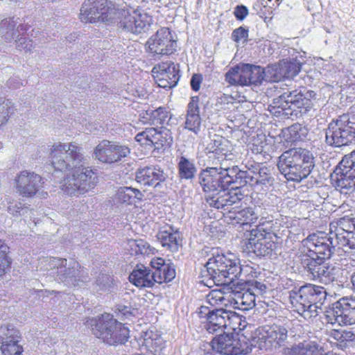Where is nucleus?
<instances>
[{
  "instance_id": "f257e3e1",
  "label": "nucleus",
  "mask_w": 355,
  "mask_h": 355,
  "mask_svg": "<svg viewBox=\"0 0 355 355\" xmlns=\"http://www.w3.org/2000/svg\"><path fill=\"white\" fill-rule=\"evenodd\" d=\"M277 166L288 180L300 182L306 178L314 168V157L305 148H291L279 157Z\"/></svg>"
},
{
  "instance_id": "f03ea898",
  "label": "nucleus",
  "mask_w": 355,
  "mask_h": 355,
  "mask_svg": "<svg viewBox=\"0 0 355 355\" xmlns=\"http://www.w3.org/2000/svg\"><path fill=\"white\" fill-rule=\"evenodd\" d=\"M209 279L216 285L235 286L236 279L241 275L242 268L238 259H231L224 254L210 257L205 264Z\"/></svg>"
},
{
  "instance_id": "7ed1b4c3",
  "label": "nucleus",
  "mask_w": 355,
  "mask_h": 355,
  "mask_svg": "<svg viewBox=\"0 0 355 355\" xmlns=\"http://www.w3.org/2000/svg\"><path fill=\"white\" fill-rule=\"evenodd\" d=\"M51 164L57 171H66L83 166V148L75 142L54 143L50 148Z\"/></svg>"
},
{
  "instance_id": "20e7f679",
  "label": "nucleus",
  "mask_w": 355,
  "mask_h": 355,
  "mask_svg": "<svg viewBox=\"0 0 355 355\" xmlns=\"http://www.w3.org/2000/svg\"><path fill=\"white\" fill-rule=\"evenodd\" d=\"M93 334L110 345L124 344L129 337V329L110 313L91 320Z\"/></svg>"
},
{
  "instance_id": "39448f33",
  "label": "nucleus",
  "mask_w": 355,
  "mask_h": 355,
  "mask_svg": "<svg viewBox=\"0 0 355 355\" xmlns=\"http://www.w3.org/2000/svg\"><path fill=\"white\" fill-rule=\"evenodd\" d=\"M273 104L272 108L275 110L274 113L278 116L286 118L302 116L313 107L311 99L297 89L284 92L274 99Z\"/></svg>"
},
{
  "instance_id": "423d86ee",
  "label": "nucleus",
  "mask_w": 355,
  "mask_h": 355,
  "mask_svg": "<svg viewBox=\"0 0 355 355\" xmlns=\"http://www.w3.org/2000/svg\"><path fill=\"white\" fill-rule=\"evenodd\" d=\"M116 10L107 0H85L81 5L79 18L85 23L114 24Z\"/></svg>"
},
{
  "instance_id": "0eeeda50",
  "label": "nucleus",
  "mask_w": 355,
  "mask_h": 355,
  "mask_svg": "<svg viewBox=\"0 0 355 355\" xmlns=\"http://www.w3.org/2000/svg\"><path fill=\"white\" fill-rule=\"evenodd\" d=\"M73 170L71 178L62 186V190L68 196L78 197L95 187L97 176L89 167L82 166Z\"/></svg>"
},
{
  "instance_id": "6e6552de",
  "label": "nucleus",
  "mask_w": 355,
  "mask_h": 355,
  "mask_svg": "<svg viewBox=\"0 0 355 355\" xmlns=\"http://www.w3.org/2000/svg\"><path fill=\"white\" fill-rule=\"evenodd\" d=\"M354 125L349 121L347 116L331 122L326 130V142L334 147L348 145L355 137Z\"/></svg>"
},
{
  "instance_id": "1a4fd4ad",
  "label": "nucleus",
  "mask_w": 355,
  "mask_h": 355,
  "mask_svg": "<svg viewBox=\"0 0 355 355\" xmlns=\"http://www.w3.org/2000/svg\"><path fill=\"white\" fill-rule=\"evenodd\" d=\"M326 319L331 324H355V297H343L333 303L326 311Z\"/></svg>"
},
{
  "instance_id": "9d476101",
  "label": "nucleus",
  "mask_w": 355,
  "mask_h": 355,
  "mask_svg": "<svg viewBox=\"0 0 355 355\" xmlns=\"http://www.w3.org/2000/svg\"><path fill=\"white\" fill-rule=\"evenodd\" d=\"M288 294L292 307L297 313L309 302H324L327 297V291L323 287L311 284L292 290Z\"/></svg>"
},
{
  "instance_id": "9b49d317",
  "label": "nucleus",
  "mask_w": 355,
  "mask_h": 355,
  "mask_svg": "<svg viewBox=\"0 0 355 355\" xmlns=\"http://www.w3.org/2000/svg\"><path fill=\"white\" fill-rule=\"evenodd\" d=\"M152 19L146 13L117 8L114 23L123 30L135 34L141 33L148 29Z\"/></svg>"
},
{
  "instance_id": "f8f14e48",
  "label": "nucleus",
  "mask_w": 355,
  "mask_h": 355,
  "mask_svg": "<svg viewBox=\"0 0 355 355\" xmlns=\"http://www.w3.org/2000/svg\"><path fill=\"white\" fill-rule=\"evenodd\" d=\"M148 51L154 57L168 55L177 50V40L168 28L163 27L157 31L147 41Z\"/></svg>"
},
{
  "instance_id": "ddd939ff",
  "label": "nucleus",
  "mask_w": 355,
  "mask_h": 355,
  "mask_svg": "<svg viewBox=\"0 0 355 355\" xmlns=\"http://www.w3.org/2000/svg\"><path fill=\"white\" fill-rule=\"evenodd\" d=\"M130 153V148L127 146L105 139L101 141L94 150L95 158L106 164L119 162L122 158L126 157Z\"/></svg>"
},
{
  "instance_id": "4468645a",
  "label": "nucleus",
  "mask_w": 355,
  "mask_h": 355,
  "mask_svg": "<svg viewBox=\"0 0 355 355\" xmlns=\"http://www.w3.org/2000/svg\"><path fill=\"white\" fill-rule=\"evenodd\" d=\"M208 315L207 321L204 324V329L209 334L225 333V329H235L232 326L234 320H237L238 316L232 311L223 308L214 309L205 313Z\"/></svg>"
},
{
  "instance_id": "2eb2a0df",
  "label": "nucleus",
  "mask_w": 355,
  "mask_h": 355,
  "mask_svg": "<svg viewBox=\"0 0 355 355\" xmlns=\"http://www.w3.org/2000/svg\"><path fill=\"white\" fill-rule=\"evenodd\" d=\"M51 274L56 275V279L67 285L76 286L80 277V265L75 261L69 263L66 259L53 258L50 263Z\"/></svg>"
},
{
  "instance_id": "dca6fc26",
  "label": "nucleus",
  "mask_w": 355,
  "mask_h": 355,
  "mask_svg": "<svg viewBox=\"0 0 355 355\" xmlns=\"http://www.w3.org/2000/svg\"><path fill=\"white\" fill-rule=\"evenodd\" d=\"M309 275L313 280L327 285L337 281L339 268L326 263L324 261H318L312 258L306 263Z\"/></svg>"
},
{
  "instance_id": "f3484780",
  "label": "nucleus",
  "mask_w": 355,
  "mask_h": 355,
  "mask_svg": "<svg viewBox=\"0 0 355 355\" xmlns=\"http://www.w3.org/2000/svg\"><path fill=\"white\" fill-rule=\"evenodd\" d=\"M218 170L220 176L221 177V182L225 184V190L227 189V187L232 183L239 182L240 186L232 187L228 192L227 194L230 196L229 198H234L236 197V200H242L241 197L239 195L241 194V186L244 185V180L248 178L246 175H248L247 171H242L237 166H233L232 167L225 166V164H222L220 166L216 167Z\"/></svg>"
},
{
  "instance_id": "a211bd4d",
  "label": "nucleus",
  "mask_w": 355,
  "mask_h": 355,
  "mask_svg": "<svg viewBox=\"0 0 355 355\" xmlns=\"http://www.w3.org/2000/svg\"><path fill=\"white\" fill-rule=\"evenodd\" d=\"M135 139L141 145L154 147L155 149L170 147L173 142V137L169 130L162 128L159 130L155 128H146L141 132L138 133Z\"/></svg>"
},
{
  "instance_id": "6ab92c4d",
  "label": "nucleus",
  "mask_w": 355,
  "mask_h": 355,
  "mask_svg": "<svg viewBox=\"0 0 355 355\" xmlns=\"http://www.w3.org/2000/svg\"><path fill=\"white\" fill-rule=\"evenodd\" d=\"M21 335L12 325L0 328V350L3 355H22L24 348L19 344Z\"/></svg>"
},
{
  "instance_id": "aec40b11",
  "label": "nucleus",
  "mask_w": 355,
  "mask_h": 355,
  "mask_svg": "<svg viewBox=\"0 0 355 355\" xmlns=\"http://www.w3.org/2000/svg\"><path fill=\"white\" fill-rule=\"evenodd\" d=\"M309 251L317 257L316 260L324 261L331 257L335 249L332 236L319 232L308 237Z\"/></svg>"
},
{
  "instance_id": "412c9836",
  "label": "nucleus",
  "mask_w": 355,
  "mask_h": 355,
  "mask_svg": "<svg viewBox=\"0 0 355 355\" xmlns=\"http://www.w3.org/2000/svg\"><path fill=\"white\" fill-rule=\"evenodd\" d=\"M199 182L203 191L207 193L206 200H213L226 191L216 167H208L204 170L200 174Z\"/></svg>"
},
{
  "instance_id": "4be33fe9",
  "label": "nucleus",
  "mask_w": 355,
  "mask_h": 355,
  "mask_svg": "<svg viewBox=\"0 0 355 355\" xmlns=\"http://www.w3.org/2000/svg\"><path fill=\"white\" fill-rule=\"evenodd\" d=\"M42 177L27 170H24L17 175L15 179V187L17 192L25 198H32L38 191L42 184Z\"/></svg>"
},
{
  "instance_id": "5701e85b",
  "label": "nucleus",
  "mask_w": 355,
  "mask_h": 355,
  "mask_svg": "<svg viewBox=\"0 0 355 355\" xmlns=\"http://www.w3.org/2000/svg\"><path fill=\"white\" fill-rule=\"evenodd\" d=\"M243 283L236 282L235 286H232L230 303L233 304L235 309L242 311H248L255 306L256 293L252 288H243Z\"/></svg>"
},
{
  "instance_id": "b1692460",
  "label": "nucleus",
  "mask_w": 355,
  "mask_h": 355,
  "mask_svg": "<svg viewBox=\"0 0 355 355\" xmlns=\"http://www.w3.org/2000/svg\"><path fill=\"white\" fill-rule=\"evenodd\" d=\"M250 237L245 243L249 252L254 253L258 257H264L270 254L276 248V244L270 237L257 230H250Z\"/></svg>"
},
{
  "instance_id": "393cba45",
  "label": "nucleus",
  "mask_w": 355,
  "mask_h": 355,
  "mask_svg": "<svg viewBox=\"0 0 355 355\" xmlns=\"http://www.w3.org/2000/svg\"><path fill=\"white\" fill-rule=\"evenodd\" d=\"M158 85L163 88H171L179 80V69L173 62H162L153 69Z\"/></svg>"
},
{
  "instance_id": "a878e982",
  "label": "nucleus",
  "mask_w": 355,
  "mask_h": 355,
  "mask_svg": "<svg viewBox=\"0 0 355 355\" xmlns=\"http://www.w3.org/2000/svg\"><path fill=\"white\" fill-rule=\"evenodd\" d=\"M211 342L213 350L225 355H238L243 352L231 333H218Z\"/></svg>"
},
{
  "instance_id": "bb28decb",
  "label": "nucleus",
  "mask_w": 355,
  "mask_h": 355,
  "mask_svg": "<svg viewBox=\"0 0 355 355\" xmlns=\"http://www.w3.org/2000/svg\"><path fill=\"white\" fill-rule=\"evenodd\" d=\"M199 98L193 96L187 105L184 128L198 135L201 128V118L200 116Z\"/></svg>"
},
{
  "instance_id": "cd10ccee",
  "label": "nucleus",
  "mask_w": 355,
  "mask_h": 355,
  "mask_svg": "<svg viewBox=\"0 0 355 355\" xmlns=\"http://www.w3.org/2000/svg\"><path fill=\"white\" fill-rule=\"evenodd\" d=\"M338 173V169L335 168L330 175L331 183L336 187L340 188V193H349L355 191V173L340 170Z\"/></svg>"
},
{
  "instance_id": "c85d7f7f",
  "label": "nucleus",
  "mask_w": 355,
  "mask_h": 355,
  "mask_svg": "<svg viewBox=\"0 0 355 355\" xmlns=\"http://www.w3.org/2000/svg\"><path fill=\"white\" fill-rule=\"evenodd\" d=\"M165 179L166 176L163 171L154 166L140 168L136 173V180L144 185L156 187Z\"/></svg>"
},
{
  "instance_id": "c756f323",
  "label": "nucleus",
  "mask_w": 355,
  "mask_h": 355,
  "mask_svg": "<svg viewBox=\"0 0 355 355\" xmlns=\"http://www.w3.org/2000/svg\"><path fill=\"white\" fill-rule=\"evenodd\" d=\"M129 280L139 288L152 287L155 283L153 270L142 264L136 266L129 275Z\"/></svg>"
},
{
  "instance_id": "7c9ffc66",
  "label": "nucleus",
  "mask_w": 355,
  "mask_h": 355,
  "mask_svg": "<svg viewBox=\"0 0 355 355\" xmlns=\"http://www.w3.org/2000/svg\"><path fill=\"white\" fill-rule=\"evenodd\" d=\"M21 26L19 17H8L0 22V36L6 42H12L19 38V28Z\"/></svg>"
},
{
  "instance_id": "2f4dec72",
  "label": "nucleus",
  "mask_w": 355,
  "mask_h": 355,
  "mask_svg": "<svg viewBox=\"0 0 355 355\" xmlns=\"http://www.w3.org/2000/svg\"><path fill=\"white\" fill-rule=\"evenodd\" d=\"M227 218L235 220L236 223L243 227H250L251 224L256 222L257 216L252 208L241 209L239 207L232 206L231 209L227 211Z\"/></svg>"
},
{
  "instance_id": "473e14b6",
  "label": "nucleus",
  "mask_w": 355,
  "mask_h": 355,
  "mask_svg": "<svg viewBox=\"0 0 355 355\" xmlns=\"http://www.w3.org/2000/svg\"><path fill=\"white\" fill-rule=\"evenodd\" d=\"M170 119V113L163 107L142 111L139 114V120L144 124L163 125Z\"/></svg>"
},
{
  "instance_id": "72a5a7b5",
  "label": "nucleus",
  "mask_w": 355,
  "mask_h": 355,
  "mask_svg": "<svg viewBox=\"0 0 355 355\" xmlns=\"http://www.w3.org/2000/svg\"><path fill=\"white\" fill-rule=\"evenodd\" d=\"M246 176L248 178L244 180V184H271L273 182L271 171L266 166H257L253 171L249 168Z\"/></svg>"
},
{
  "instance_id": "f704fd0d",
  "label": "nucleus",
  "mask_w": 355,
  "mask_h": 355,
  "mask_svg": "<svg viewBox=\"0 0 355 355\" xmlns=\"http://www.w3.org/2000/svg\"><path fill=\"white\" fill-rule=\"evenodd\" d=\"M140 345L145 347L147 351L156 354L162 349L163 339L161 336L153 330L144 332L138 338Z\"/></svg>"
},
{
  "instance_id": "c9c22d12",
  "label": "nucleus",
  "mask_w": 355,
  "mask_h": 355,
  "mask_svg": "<svg viewBox=\"0 0 355 355\" xmlns=\"http://www.w3.org/2000/svg\"><path fill=\"white\" fill-rule=\"evenodd\" d=\"M288 329L282 325L272 324L266 331V337L269 343L276 347L286 345L288 335Z\"/></svg>"
},
{
  "instance_id": "e433bc0d",
  "label": "nucleus",
  "mask_w": 355,
  "mask_h": 355,
  "mask_svg": "<svg viewBox=\"0 0 355 355\" xmlns=\"http://www.w3.org/2000/svg\"><path fill=\"white\" fill-rule=\"evenodd\" d=\"M157 239L163 247L171 252L177 251L180 245V234L178 231L173 232L172 227L168 230H161L157 234Z\"/></svg>"
},
{
  "instance_id": "4c0bfd02",
  "label": "nucleus",
  "mask_w": 355,
  "mask_h": 355,
  "mask_svg": "<svg viewBox=\"0 0 355 355\" xmlns=\"http://www.w3.org/2000/svg\"><path fill=\"white\" fill-rule=\"evenodd\" d=\"M324 352V348L316 341L305 340L299 343L291 349V355H320Z\"/></svg>"
},
{
  "instance_id": "58836bf2",
  "label": "nucleus",
  "mask_w": 355,
  "mask_h": 355,
  "mask_svg": "<svg viewBox=\"0 0 355 355\" xmlns=\"http://www.w3.org/2000/svg\"><path fill=\"white\" fill-rule=\"evenodd\" d=\"M245 85H258L263 80V69L249 64H242Z\"/></svg>"
},
{
  "instance_id": "ea45409f",
  "label": "nucleus",
  "mask_w": 355,
  "mask_h": 355,
  "mask_svg": "<svg viewBox=\"0 0 355 355\" xmlns=\"http://www.w3.org/2000/svg\"><path fill=\"white\" fill-rule=\"evenodd\" d=\"M128 250L132 255L138 257L150 256L154 254L155 249L142 239L128 241Z\"/></svg>"
},
{
  "instance_id": "a19ab883",
  "label": "nucleus",
  "mask_w": 355,
  "mask_h": 355,
  "mask_svg": "<svg viewBox=\"0 0 355 355\" xmlns=\"http://www.w3.org/2000/svg\"><path fill=\"white\" fill-rule=\"evenodd\" d=\"M178 169L180 179L191 180L196 173V168L193 161L184 156H181L179 158Z\"/></svg>"
},
{
  "instance_id": "79ce46f5",
  "label": "nucleus",
  "mask_w": 355,
  "mask_h": 355,
  "mask_svg": "<svg viewBox=\"0 0 355 355\" xmlns=\"http://www.w3.org/2000/svg\"><path fill=\"white\" fill-rule=\"evenodd\" d=\"M354 230H355V223L352 218L345 216L335 220L329 224L330 232L345 233L349 232Z\"/></svg>"
},
{
  "instance_id": "37998d69",
  "label": "nucleus",
  "mask_w": 355,
  "mask_h": 355,
  "mask_svg": "<svg viewBox=\"0 0 355 355\" xmlns=\"http://www.w3.org/2000/svg\"><path fill=\"white\" fill-rule=\"evenodd\" d=\"M114 192V198L116 200H141L143 198V195L139 189L130 187L117 188Z\"/></svg>"
},
{
  "instance_id": "c03bdc74",
  "label": "nucleus",
  "mask_w": 355,
  "mask_h": 355,
  "mask_svg": "<svg viewBox=\"0 0 355 355\" xmlns=\"http://www.w3.org/2000/svg\"><path fill=\"white\" fill-rule=\"evenodd\" d=\"M155 283L171 282L175 277V270L173 266L170 264L162 265L159 270H153Z\"/></svg>"
},
{
  "instance_id": "a18cd8bd",
  "label": "nucleus",
  "mask_w": 355,
  "mask_h": 355,
  "mask_svg": "<svg viewBox=\"0 0 355 355\" xmlns=\"http://www.w3.org/2000/svg\"><path fill=\"white\" fill-rule=\"evenodd\" d=\"M206 302L212 307L227 306L230 302V297L220 290H212L206 296Z\"/></svg>"
},
{
  "instance_id": "49530a36",
  "label": "nucleus",
  "mask_w": 355,
  "mask_h": 355,
  "mask_svg": "<svg viewBox=\"0 0 355 355\" xmlns=\"http://www.w3.org/2000/svg\"><path fill=\"white\" fill-rule=\"evenodd\" d=\"M9 247L0 240V277L5 275L10 268L12 259L9 257Z\"/></svg>"
},
{
  "instance_id": "de8ad7c7",
  "label": "nucleus",
  "mask_w": 355,
  "mask_h": 355,
  "mask_svg": "<svg viewBox=\"0 0 355 355\" xmlns=\"http://www.w3.org/2000/svg\"><path fill=\"white\" fill-rule=\"evenodd\" d=\"M15 111L14 103L11 101L0 98V128L7 123Z\"/></svg>"
},
{
  "instance_id": "09e8293b",
  "label": "nucleus",
  "mask_w": 355,
  "mask_h": 355,
  "mask_svg": "<svg viewBox=\"0 0 355 355\" xmlns=\"http://www.w3.org/2000/svg\"><path fill=\"white\" fill-rule=\"evenodd\" d=\"M281 62L282 71L284 78H290L297 76L301 70L302 63L297 60L282 61Z\"/></svg>"
},
{
  "instance_id": "8fccbe9b",
  "label": "nucleus",
  "mask_w": 355,
  "mask_h": 355,
  "mask_svg": "<svg viewBox=\"0 0 355 355\" xmlns=\"http://www.w3.org/2000/svg\"><path fill=\"white\" fill-rule=\"evenodd\" d=\"M263 79L270 82H279L284 79L281 62L269 65L263 69Z\"/></svg>"
},
{
  "instance_id": "3c124183",
  "label": "nucleus",
  "mask_w": 355,
  "mask_h": 355,
  "mask_svg": "<svg viewBox=\"0 0 355 355\" xmlns=\"http://www.w3.org/2000/svg\"><path fill=\"white\" fill-rule=\"evenodd\" d=\"M227 141L221 137L216 136L207 145L208 153H212L218 155H225L227 152Z\"/></svg>"
},
{
  "instance_id": "603ef678",
  "label": "nucleus",
  "mask_w": 355,
  "mask_h": 355,
  "mask_svg": "<svg viewBox=\"0 0 355 355\" xmlns=\"http://www.w3.org/2000/svg\"><path fill=\"white\" fill-rule=\"evenodd\" d=\"M243 67L241 65H237L230 69L225 74V80L232 85H243L244 81L243 78Z\"/></svg>"
},
{
  "instance_id": "864d4df0",
  "label": "nucleus",
  "mask_w": 355,
  "mask_h": 355,
  "mask_svg": "<svg viewBox=\"0 0 355 355\" xmlns=\"http://www.w3.org/2000/svg\"><path fill=\"white\" fill-rule=\"evenodd\" d=\"M331 336L338 341V345L340 347H346L348 343L355 340V334L351 331H338L334 329L331 332Z\"/></svg>"
},
{
  "instance_id": "5fc2aeb1",
  "label": "nucleus",
  "mask_w": 355,
  "mask_h": 355,
  "mask_svg": "<svg viewBox=\"0 0 355 355\" xmlns=\"http://www.w3.org/2000/svg\"><path fill=\"white\" fill-rule=\"evenodd\" d=\"M336 168L338 169V173H340V170L348 172L354 171L355 173V151L345 155Z\"/></svg>"
},
{
  "instance_id": "6e6d98bb",
  "label": "nucleus",
  "mask_w": 355,
  "mask_h": 355,
  "mask_svg": "<svg viewBox=\"0 0 355 355\" xmlns=\"http://www.w3.org/2000/svg\"><path fill=\"white\" fill-rule=\"evenodd\" d=\"M323 302H309L306 307L298 312L305 319H311L315 318L321 309V305Z\"/></svg>"
},
{
  "instance_id": "4d7b16f0",
  "label": "nucleus",
  "mask_w": 355,
  "mask_h": 355,
  "mask_svg": "<svg viewBox=\"0 0 355 355\" xmlns=\"http://www.w3.org/2000/svg\"><path fill=\"white\" fill-rule=\"evenodd\" d=\"M347 233H341V232H330L329 231V235L332 236L334 237V242L335 243V247L336 245L338 246V248H349V239L347 236Z\"/></svg>"
},
{
  "instance_id": "13d9d810",
  "label": "nucleus",
  "mask_w": 355,
  "mask_h": 355,
  "mask_svg": "<svg viewBox=\"0 0 355 355\" xmlns=\"http://www.w3.org/2000/svg\"><path fill=\"white\" fill-rule=\"evenodd\" d=\"M15 42H16L17 49L21 51L31 52L35 48L33 42L24 37H19Z\"/></svg>"
},
{
  "instance_id": "bf43d9fd",
  "label": "nucleus",
  "mask_w": 355,
  "mask_h": 355,
  "mask_svg": "<svg viewBox=\"0 0 355 355\" xmlns=\"http://www.w3.org/2000/svg\"><path fill=\"white\" fill-rule=\"evenodd\" d=\"M248 37V30L242 26L235 29L232 33V40L237 43L240 42L245 43L247 41Z\"/></svg>"
},
{
  "instance_id": "052dcab7",
  "label": "nucleus",
  "mask_w": 355,
  "mask_h": 355,
  "mask_svg": "<svg viewBox=\"0 0 355 355\" xmlns=\"http://www.w3.org/2000/svg\"><path fill=\"white\" fill-rule=\"evenodd\" d=\"M96 283L101 287V289L104 291H111L113 287L112 279L107 275L98 276Z\"/></svg>"
},
{
  "instance_id": "680f3d73",
  "label": "nucleus",
  "mask_w": 355,
  "mask_h": 355,
  "mask_svg": "<svg viewBox=\"0 0 355 355\" xmlns=\"http://www.w3.org/2000/svg\"><path fill=\"white\" fill-rule=\"evenodd\" d=\"M209 202L211 207L216 208L217 209H221V213L227 218V211L231 209L232 206L236 202V201H231L230 204H223L222 201H207Z\"/></svg>"
},
{
  "instance_id": "e2e57ef3",
  "label": "nucleus",
  "mask_w": 355,
  "mask_h": 355,
  "mask_svg": "<svg viewBox=\"0 0 355 355\" xmlns=\"http://www.w3.org/2000/svg\"><path fill=\"white\" fill-rule=\"evenodd\" d=\"M8 209L10 213L14 216L24 214L26 211L20 201H9Z\"/></svg>"
},
{
  "instance_id": "0e129e2a",
  "label": "nucleus",
  "mask_w": 355,
  "mask_h": 355,
  "mask_svg": "<svg viewBox=\"0 0 355 355\" xmlns=\"http://www.w3.org/2000/svg\"><path fill=\"white\" fill-rule=\"evenodd\" d=\"M6 85L12 89H16L24 86V82L18 76H12L6 81Z\"/></svg>"
},
{
  "instance_id": "69168bd1",
  "label": "nucleus",
  "mask_w": 355,
  "mask_h": 355,
  "mask_svg": "<svg viewBox=\"0 0 355 355\" xmlns=\"http://www.w3.org/2000/svg\"><path fill=\"white\" fill-rule=\"evenodd\" d=\"M234 15L236 19L243 20L248 14V10L245 6H238L234 10Z\"/></svg>"
},
{
  "instance_id": "338daca9",
  "label": "nucleus",
  "mask_w": 355,
  "mask_h": 355,
  "mask_svg": "<svg viewBox=\"0 0 355 355\" xmlns=\"http://www.w3.org/2000/svg\"><path fill=\"white\" fill-rule=\"evenodd\" d=\"M252 291L256 293V294H261L266 289V286L265 284L259 282L257 281H254L252 282Z\"/></svg>"
},
{
  "instance_id": "774afa93",
  "label": "nucleus",
  "mask_w": 355,
  "mask_h": 355,
  "mask_svg": "<svg viewBox=\"0 0 355 355\" xmlns=\"http://www.w3.org/2000/svg\"><path fill=\"white\" fill-rule=\"evenodd\" d=\"M304 129L300 124H294L289 128V131L291 134L293 133L294 138L297 139L301 138V135L298 134V132L302 131Z\"/></svg>"
}]
</instances>
